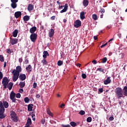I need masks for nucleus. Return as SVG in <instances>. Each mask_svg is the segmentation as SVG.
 <instances>
[{"label":"nucleus","mask_w":127,"mask_h":127,"mask_svg":"<svg viewBox=\"0 0 127 127\" xmlns=\"http://www.w3.org/2000/svg\"><path fill=\"white\" fill-rule=\"evenodd\" d=\"M21 72V67L20 66H17L16 69H13L12 71V73L13 75V82H16L18 79V76H19V73Z\"/></svg>","instance_id":"f257e3e1"},{"label":"nucleus","mask_w":127,"mask_h":127,"mask_svg":"<svg viewBox=\"0 0 127 127\" xmlns=\"http://www.w3.org/2000/svg\"><path fill=\"white\" fill-rule=\"evenodd\" d=\"M115 94L118 98H123L124 97L123 89L121 87H118L116 89Z\"/></svg>","instance_id":"f03ea898"},{"label":"nucleus","mask_w":127,"mask_h":127,"mask_svg":"<svg viewBox=\"0 0 127 127\" xmlns=\"http://www.w3.org/2000/svg\"><path fill=\"white\" fill-rule=\"evenodd\" d=\"M59 9L60 10L63 9L60 11L61 13H63V12H66L67 11V10L68 9V4L65 3V6H60V5H59Z\"/></svg>","instance_id":"7ed1b4c3"},{"label":"nucleus","mask_w":127,"mask_h":127,"mask_svg":"<svg viewBox=\"0 0 127 127\" xmlns=\"http://www.w3.org/2000/svg\"><path fill=\"white\" fill-rule=\"evenodd\" d=\"M11 118L12 121L15 122L16 123L18 121V118H17V116L15 112H12L11 114Z\"/></svg>","instance_id":"20e7f679"},{"label":"nucleus","mask_w":127,"mask_h":127,"mask_svg":"<svg viewBox=\"0 0 127 127\" xmlns=\"http://www.w3.org/2000/svg\"><path fill=\"white\" fill-rule=\"evenodd\" d=\"M8 82H9V81L8 80V79H7V77H3L2 81V84H3V85L4 86V89H6V86L8 84Z\"/></svg>","instance_id":"39448f33"},{"label":"nucleus","mask_w":127,"mask_h":127,"mask_svg":"<svg viewBox=\"0 0 127 127\" xmlns=\"http://www.w3.org/2000/svg\"><path fill=\"white\" fill-rule=\"evenodd\" d=\"M16 94L13 91H11L10 94V99L11 100L12 103H15L16 99L15 98Z\"/></svg>","instance_id":"423d86ee"},{"label":"nucleus","mask_w":127,"mask_h":127,"mask_svg":"<svg viewBox=\"0 0 127 127\" xmlns=\"http://www.w3.org/2000/svg\"><path fill=\"white\" fill-rule=\"evenodd\" d=\"M30 38L32 42H35L36 39H37V34L33 33L30 35Z\"/></svg>","instance_id":"0eeeda50"},{"label":"nucleus","mask_w":127,"mask_h":127,"mask_svg":"<svg viewBox=\"0 0 127 127\" xmlns=\"http://www.w3.org/2000/svg\"><path fill=\"white\" fill-rule=\"evenodd\" d=\"M82 25V22L80 20H76L74 21V26L76 28H78V27H80Z\"/></svg>","instance_id":"6e6552de"},{"label":"nucleus","mask_w":127,"mask_h":127,"mask_svg":"<svg viewBox=\"0 0 127 127\" xmlns=\"http://www.w3.org/2000/svg\"><path fill=\"white\" fill-rule=\"evenodd\" d=\"M18 1V0H11V6L13 8H16V6H17V4H16V2Z\"/></svg>","instance_id":"1a4fd4ad"},{"label":"nucleus","mask_w":127,"mask_h":127,"mask_svg":"<svg viewBox=\"0 0 127 127\" xmlns=\"http://www.w3.org/2000/svg\"><path fill=\"white\" fill-rule=\"evenodd\" d=\"M54 33H55V32L54 31V29H51L49 31V36L51 38V37H53L54 35Z\"/></svg>","instance_id":"9d476101"},{"label":"nucleus","mask_w":127,"mask_h":127,"mask_svg":"<svg viewBox=\"0 0 127 127\" xmlns=\"http://www.w3.org/2000/svg\"><path fill=\"white\" fill-rule=\"evenodd\" d=\"M112 82V80H111V77H108L104 81V84L105 85H108V84H110Z\"/></svg>","instance_id":"9b49d317"},{"label":"nucleus","mask_w":127,"mask_h":127,"mask_svg":"<svg viewBox=\"0 0 127 127\" xmlns=\"http://www.w3.org/2000/svg\"><path fill=\"white\" fill-rule=\"evenodd\" d=\"M0 113H4V107L1 101H0Z\"/></svg>","instance_id":"f8f14e48"},{"label":"nucleus","mask_w":127,"mask_h":127,"mask_svg":"<svg viewBox=\"0 0 127 127\" xmlns=\"http://www.w3.org/2000/svg\"><path fill=\"white\" fill-rule=\"evenodd\" d=\"M17 39H11L10 41V43H11V44L12 45H14V44H16V43H17Z\"/></svg>","instance_id":"ddd939ff"},{"label":"nucleus","mask_w":127,"mask_h":127,"mask_svg":"<svg viewBox=\"0 0 127 127\" xmlns=\"http://www.w3.org/2000/svg\"><path fill=\"white\" fill-rule=\"evenodd\" d=\"M14 16L16 18H18L21 16V11H17L14 13Z\"/></svg>","instance_id":"4468645a"},{"label":"nucleus","mask_w":127,"mask_h":127,"mask_svg":"<svg viewBox=\"0 0 127 127\" xmlns=\"http://www.w3.org/2000/svg\"><path fill=\"white\" fill-rule=\"evenodd\" d=\"M82 4H83V6H84V7H87V6L88 5H89V0H83V1L82 2Z\"/></svg>","instance_id":"2eb2a0df"},{"label":"nucleus","mask_w":127,"mask_h":127,"mask_svg":"<svg viewBox=\"0 0 127 127\" xmlns=\"http://www.w3.org/2000/svg\"><path fill=\"white\" fill-rule=\"evenodd\" d=\"M20 80L22 81H24L25 79H26V76L24 74H20L19 76Z\"/></svg>","instance_id":"dca6fc26"},{"label":"nucleus","mask_w":127,"mask_h":127,"mask_svg":"<svg viewBox=\"0 0 127 127\" xmlns=\"http://www.w3.org/2000/svg\"><path fill=\"white\" fill-rule=\"evenodd\" d=\"M80 19H81L82 20L85 19V12L82 11L80 12Z\"/></svg>","instance_id":"f3484780"},{"label":"nucleus","mask_w":127,"mask_h":127,"mask_svg":"<svg viewBox=\"0 0 127 127\" xmlns=\"http://www.w3.org/2000/svg\"><path fill=\"white\" fill-rule=\"evenodd\" d=\"M13 86V83L12 82H9L7 84L6 88H8L9 90H11L12 89V86Z\"/></svg>","instance_id":"a211bd4d"},{"label":"nucleus","mask_w":127,"mask_h":127,"mask_svg":"<svg viewBox=\"0 0 127 127\" xmlns=\"http://www.w3.org/2000/svg\"><path fill=\"white\" fill-rule=\"evenodd\" d=\"M123 95L124 96H127V86H125L123 88Z\"/></svg>","instance_id":"6ab92c4d"},{"label":"nucleus","mask_w":127,"mask_h":127,"mask_svg":"<svg viewBox=\"0 0 127 127\" xmlns=\"http://www.w3.org/2000/svg\"><path fill=\"white\" fill-rule=\"evenodd\" d=\"M36 27H33L30 29V33H34L36 31Z\"/></svg>","instance_id":"aec40b11"},{"label":"nucleus","mask_w":127,"mask_h":127,"mask_svg":"<svg viewBox=\"0 0 127 127\" xmlns=\"http://www.w3.org/2000/svg\"><path fill=\"white\" fill-rule=\"evenodd\" d=\"M32 109H33V104H29L28 105V111L29 112H31V111H32Z\"/></svg>","instance_id":"412c9836"},{"label":"nucleus","mask_w":127,"mask_h":127,"mask_svg":"<svg viewBox=\"0 0 127 127\" xmlns=\"http://www.w3.org/2000/svg\"><path fill=\"white\" fill-rule=\"evenodd\" d=\"M47 56H49V54H48V52L47 51H44L43 52V58H47Z\"/></svg>","instance_id":"4be33fe9"},{"label":"nucleus","mask_w":127,"mask_h":127,"mask_svg":"<svg viewBox=\"0 0 127 127\" xmlns=\"http://www.w3.org/2000/svg\"><path fill=\"white\" fill-rule=\"evenodd\" d=\"M34 8V6L33 5L30 4L28 5V10L29 11H31V10H32V9H33Z\"/></svg>","instance_id":"5701e85b"},{"label":"nucleus","mask_w":127,"mask_h":127,"mask_svg":"<svg viewBox=\"0 0 127 127\" xmlns=\"http://www.w3.org/2000/svg\"><path fill=\"white\" fill-rule=\"evenodd\" d=\"M17 34H18V30L16 29L13 32L12 35L13 37H16Z\"/></svg>","instance_id":"b1692460"},{"label":"nucleus","mask_w":127,"mask_h":127,"mask_svg":"<svg viewBox=\"0 0 127 127\" xmlns=\"http://www.w3.org/2000/svg\"><path fill=\"white\" fill-rule=\"evenodd\" d=\"M30 19V17L28 15H25L23 17L24 21H28Z\"/></svg>","instance_id":"393cba45"},{"label":"nucleus","mask_w":127,"mask_h":127,"mask_svg":"<svg viewBox=\"0 0 127 127\" xmlns=\"http://www.w3.org/2000/svg\"><path fill=\"white\" fill-rule=\"evenodd\" d=\"M47 113L48 115H49V116H51V117H53V114H52L49 108L47 109Z\"/></svg>","instance_id":"a878e982"},{"label":"nucleus","mask_w":127,"mask_h":127,"mask_svg":"<svg viewBox=\"0 0 127 127\" xmlns=\"http://www.w3.org/2000/svg\"><path fill=\"white\" fill-rule=\"evenodd\" d=\"M3 105L5 109H7V108H8V103H7L6 101H4L3 102Z\"/></svg>","instance_id":"bb28decb"},{"label":"nucleus","mask_w":127,"mask_h":127,"mask_svg":"<svg viewBox=\"0 0 127 127\" xmlns=\"http://www.w3.org/2000/svg\"><path fill=\"white\" fill-rule=\"evenodd\" d=\"M26 69L27 71H29V72H31V70H32V67L31 65H29L27 67H26Z\"/></svg>","instance_id":"cd10ccee"},{"label":"nucleus","mask_w":127,"mask_h":127,"mask_svg":"<svg viewBox=\"0 0 127 127\" xmlns=\"http://www.w3.org/2000/svg\"><path fill=\"white\" fill-rule=\"evenodd\" d=\"M19 85H20V88H24V86H25V82H21L19 83Z\"/></svg>","instance_id":"c85d7f7f"},{"label":"nucleus","mask_w":127,"mask_h":127,"mask_svg":"<svg viewBox=\"0 0 127 127\" xmlns=\"http://www.w3.org/2000/svg\"><path fill=\"white\" fill-rule=\"evenodd\" d=\"M70 125L73 127H77V124L74 122H71Z\"/></svg>","instance_id":"c756f323"},{"label":"nucleus","mask_w":127,"mask_h":127,"mask_svg":"<svg viewBox=\"0 0 127 127\" xmlns=\"http://www.w3.org/2000/svg\"><path fill=\"white\" fill-rule=\"evenodd\" d=\"M92 18L94 20H97L98 19V16L96 14H92Z\"/></svg>","instance_id":"7c9ffc66"},{"label":"nucleus","mask_w":127,"mask_h":127,"mask_svg":"<svg viewBox=\"0 0 127 127\" xmlns=\"http://www.w3.org/2000/svg\"><path fill=\"white\" fill-rule=\"evenodd\" d=\"M26 124H28L29 125H31L32 122H31V119L28 118V119L27 120V123Z\"/></svg>","instance_id":"2f4dec72"},{"label":"nucleus","mask_w":127,"mask_h":127,"mask_svg":"<svg viewBox=\"0 0 127 127\" xmlns=\"http://www.w3.org/2000/svg\"><path fill=\"white\" fill-rule=\"evenodd\" d=\"M5 116H4V114L3 113H0V119H4Z\"/></svg>","instance_id":"473e14b6"},{"label":"nucleus","mask_w":127,"mask_h":127,"mask_svg":"<svg viewBox=\"0 0 127 127\" xmlns=\"http://www.w3.org/2000/svg\"><path fill=\"white\" fill-rule=\"evenodd\" d=\"M86 121L87 123H91V122H92V118L91 117H89L87 118Z\"/></svg>","instance_id":"72a5a7b5"},{"label":"nucleus","mask_w":127,"mask_h":127,"mask_svg":"<svg viewBox=\"0 0 127 127\" xmlns=\"http://www.w3.org/2000/svg\"><path fill=\"white\" fill-rule=\"evenodd\" d=\"M24 101L25 103H28L29 102V98H28V97H25Z\"/></svg>","instance_id":"f704fd0d"},{"label":"nucleus","mask_w":127,"mask_h":127,"mask_svg":"<svg viewBox=\"0 0 127 127\" xmlns=\"http://www.w3.org/2000/svg\"><path fill=\"white\" fill-rule=\"evenodd\" d=\"M107 60H108L107 58H104L102 60L101 62L102 63H106L107 62Z\"/></svg>","instance_id":"c9c22d12"},{"label":"nucleus","mask_w":127,"mask_h":127,"mask_svg":"<svg viewBox=\"0 0 127 127\" xmlns=\"http://www.w3.org/2000/svg\"><path fill=\"white\" fill-rule=\"evenodd\" d=\"M0 61H1V62L4 61V58L2 55H0Z\"/></svg>","instance_id":"e433bc0d"},{"label":"nucleus","mask_w":127,"mask_h":127,"mask_svg":"<svg viewBox=\"0 0 127 127\" xmlns=\"http://www.w3.org/2000/svg\"><path fill=\"white\" fill-rule=\"evenodd\" d=\"M79 115H81V116H84L85 115V111L81 110L79 112Z\"/></svg>","instance_id":"4c0bfd02"},{"label":"nucleus","mask_w":127,"mask_h":127,"mask_svg":"<svg viewBox=\"0 0 127 127\" xmlns=\"http://www.w3.org/2000/svg\"><path fill=\"white\" fill-rule=\"evenodd\" d=\"M98 94H101V93H103V92H104V89H103V88H99L98 89Z\"/></svg>","instance_id":"58836bf2"},{"label":"nucleus","mask_w":127,"mask_h":127,"mask_svg":"<svg viewBox=\"0 0 127 127\" xmlns=\"http://www.w3.org/2000/svg\"><path fill=\"white\" fill-rule=\"evenodd\" d=\"M81 77L82 78H83V79H86L87 75H86V74L82 73Z\"/></svg>","instance_id":"ea45409f"},{"label":"nucleus","mask_w":127,"mask_h":127,"mask_svg":"<svg viewBox=\"0 0 127 127\" xmlns=\"http://www.w3.org/2000/svg\"><path fill=\"white\" fill-rule=\"evenodd\" d=\"M20 97H21L20 93H17L16 94V98H17L18 99H20Z\"/></svg>","instance_id":"a19ab883"},{"label":"nucleus","mask_w":127,"mask_h":127,"mask_svg":"<svg viewBox=\"0 0 127 127\" xmlns=\"http://www.w3.org/2000/svg\"><path fill=\"white\" fill-rule=\"evenodd\" d=\"M97 71H99V72H104V69L102 68H97Z\"/></svg>","instance_id":"79ce46f5"},{"label":"nucleus","mask_w":127,"mask_h":127,"mask_svg":"<svg viewBox=\"0 0 127 127\" xmlns=\"http://www.w3.org/2000/svg\"><path fill=\"white\" fill-rule=\"evenodd\" d=\"M41 123V124H42V125H44V124H45V119H42Z\"/></svg>","instance_id":"37998d69"},{"label":"nucleus","mask_w":127,"mask_h":127,"mask_svg":"<svg viewBox=\"0 0 127 127\" xmlns=\"http://www.w3.org/2000/svg\"><path fill=\"white\" fill-rule=\"evenodd\" d=\"M36 87H37V83L34 82L33 84V87L35 88Z\"/></svg>","instance_id":"c03bdc74"},{"label":"nucleus","mask_w":127,"mask_h":127,"mask_svg":"<svg viewBox=\"0 0 127 127\" xmlns=\"http://www.w3.org/2000/svg\"><path fill=\"white\" fill-rule=\"evenodd\" d=\"M62 126H63V127H71V126H70V125H62Z\"/></svg>","instance_id":"a18cd8bd"},{"label":"nucleus","mask_w":127,"mask_h":127,"mask_svg":"<svg viewBox=\"0 0 127 127\" xmlns=\"http://www.w3.org/2000/svg\"><path fill=\"white\" fill-rule=\"evenodd\" d=\"M120 57L122 59L124 58V57H125V54H124V53L121 54Z\"/></svg>","instance_id":"49530a36"},{"label":"nucleus","mask_w":127,"mask_h":127,"mask_svg":"<svg viewBox=\"0 0 127 127\" xmlns=\"http://www.w3.org/2000/svg\"><path fill=\"white\" fill-rule=\"evenodd\" d=\"M109 121H110L111 122H112V121H114V117L111 116L109 118Z\"/></svg>","instance_id":"de8ad7c7"},{"label":"nucleus","mask_w":127,"mask_h":127,"mask_svg":"<svg viewBox=\"0 0 127 127\" xmlns=\"http://www.w3.org/2000/svg\"><path fill=\"white\" fill-rule=\"evenodd\" d=\"M23 92H24L23 89L21 88L19 90V93H21V94H22Z\"/></svg>","instance_id":"09e8293b"},{"label":"nucleus","mask_w":127,"mask_h":127,"mask_svg":"<svg viewBox=\"0 0 127 127\" xmlns=\"http://www.w3.org/2000/svg\"><path fill=\"white\" fill-rule=\"evenodd\" d=\"M92 63L93 64H97V63H98V62H97V61L96 60H93L92 61Z\"/></svg>","instance_id":"8fccbe9b"},{"label":"nucleus","mask_w":127,"mask_h":127,"mask_svg":"<svg viewBox=\"0 0 127 127\" xmlns=\"http://www.w3.org/2000/svg\"><path fill=\"white\" fill-rule=\"evenodd\" d=\"M55 18H56V17H55V16H53L51 17V19L52 20H55Z\"/></svg>","instance_id":"3c124183"},{"label":"nucleus","mask_w":127,"mask_h":127,"mask_svg":"<svg viewBox=\"0 0 127 127\" xmlns=\"http://www.w3.org/2000/svg\"><path fill=\"white\" fill-rule=\"evenodd\" d=\"M3 75H2V72L0 71V79H2Z\"/></svg>","instance_id":"603ef678"},{"label":"nucleus","mask_w":127,"mask_h":127,"mask_svg":"<svg viewBox=\"0 0 127 127\" xmlns=\"http://www.w3.org/2000/svg\"><path fill=\"white\" fill-rule=\"evenodd\" d=\"M100 12H101V13H104V12H105V9L104 8L101 9Z\"/></svg>","instance_id":"864d4df0"},{"label":"nucleus","mask_w":127,"mask_h":127,"mask_svg":"<svg viewBox=\"0 0 127 127\" xmlns=\"http://www.w3.org/2000/svg\"><path fill=\"white\" fill-rule=\"evenodd\" d=\"M31 125H30V124H28L26 123V125H25V127H30Z\"/></svg>","instance_id":"5fc2aeb1"},{"label":"nucleus","mask_w":127,"mask_h":127,"mask_svg":"<svg viewBox=\"0 0 127 127\" xmlns=\"http://www.w3.org/2000/svg\"><path fill=\"white\" fill-rule=\"evenodd\" d=\"M58 64H63V62L61 61H59L58 62Z\"/></svg>","instance_id":"6e6d98bb"},{"label":"nucleus","mask_w":127,"mask_h":127,"mask_svg":"<svg viewBox=\"0 0 127 127\" xmlns=\"http://www.w3.org/2000/svg\"><path fill=\"white\" fill-rule=\"evenodd\" d=\"M36 98L37 99H39V98H40V94H37L36 96Z\"/></svg>","instance_id":"4d7b16f0"},{"label":"nucleus","mask_w":127,"mask_h":127,"mask_svg":"<svg viewBox=\"0 0 127 127\" xmlns=\"http://www.w3.org/2000/svg\"><path fill=\"white\" fill-rule=\"evenodd\" d=\"M93 38H94V40H97V39H98V37H97V36H94L93 37Z\"/></svg>","instance_id":"13d9d810"},{"label":"nucleus","mask_w":127,"mask_h":127,"mask_svg":"<svg viewBox=\"0 0 127 127\" xmlns=\"http://www.w3.org/2000/svg\"><path fill=\"white\" fill-rule=\"evenodd\" d=\"M19 63H21L22 62V58L19 59Z\"/></svg>","instance_id":"bf43d9fd"},{"label":"nucleus","mask_w":127,"mask_h":127,"mask_svg":"<svg viewBox=\"0 0 127 127\" xmlns=\"http://www.w3.org/2000/svg\"><path fill=\"white\" fill-rule=\"evenodd\" d=\"M7 53L10 54V49L7 50Z\"/></svg>","instance_id":"052dcab7"},{"label":"nucleus","mask_w":127,"mask_h":127,"mask_svg":"<svg viewBox=\"0 0 127 127\" xmlns=\"http://www.w3.org/2000/svg\"><path fill=\"white\" fill-rule=\"evenodd\" d=\"M63 22H64V23H66V22H67V19H64L63 20Z\"/></svg>","instance_id":"680f3d73"},{"label":"nucleus","mask_w":127,"mask_h":127,"mask_svg":"<svg viewBox=\"0 0 127 127\" xmlns=\"http://www.w3.org/2000/svg\"><path fill=\"white\" fill-rule=\"evenodd\" d=\"M61 108H63V107H65V105H64V104H62L61 106H60Z\"/></svg>","instance_id":"e2e57ef3"},{"label":"nucleus","mask_w":127,"mask_h":127,"mask_svg":"<svg viewBox=\"0 0 127 127\" xmlns=\"http://www.w3.org/2000/svg\"><path fill=\"white\" fill-rule=\"evenodd\" d=\"M81 65H82L81 64H75L76 66H78V67H80Z\"/></svg>","instance_id":"0e129e2a"},{"label":"nucleus","mask_w":127,"mask_h":127,"mask_svg":"<svg viewBox=\"0 0 127 127\" xmlns=\"http://www.w3.org/2000/svg\"><path fill=\"white\" fill-rule=\"evenodd\" d=\"M57 97H58V98H60V97H61V96L60 94H58L57 95Z\"/></svg>","instance_id":"69168bd1"},{"label":"nucleus","mask_w":127,"mask_h":127,"mask_svg":"<svg viewBox=\"0 0 127 127\" xmlns=\"http://www.w3.org/2000/svg\"><path fill=\"white\" fill-rule=\"evenodd\" d=\"M105 46H105V45L104 44V45H101L100 47H101V48H103V47H105Z\"/></svg>","instance_id":"338daca9"},{"label":"nucleus","mask_w":127,"mask_h":127,"mask_svg":"<svg viewBox=\"0 0 127 127\" xmlns=\"http://www.w3.org/2000/svg\"><path fill=\"white\" fill-rule=\"evenodd\" d=\"M43 63H44V64H46V62L45 61V60L43 61Z\"/></svg>","instance_id":"774afa93"}]
</instances>
